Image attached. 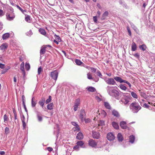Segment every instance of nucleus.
I'll list each match as a JSON object with an SVG mask.
<instances>
[{
    "label": "nucleus",
    "instance_id": "1",
    "mask_svg": "<svg viewBox=\"0 0 155 155\" xmlns=\"http://www.w3.org/2000/svg\"><path fill=\"white\" fill-rule=\"evenodd\" d=\"M130 96H126L121 98L120 101L119 102L120 104L124 105H126L129 102L130 100Z\"/></svg>",
    "mask_w": 155,
    "mask_h": 155
},
{
    "label": "nucleus",
    "instance_id": "2",
    "mask_svg": "<svg viewBox=\"0 0 155 155\" xmlns=\"http://www.w3.org/2000/svg\"><path fill=\"white\" fill-rule=\"evenodd\" d=\"M130 107H131L132 109L137 110L136 112H137L141 108V107L139 105L138 103L136 102L132 103L130 105Z\"/></svg>",
    "mask_w": 155,
    "mask_h": 155
},
{
    "label": "nucleus",
    "instance_id": "3",
    "mask_svg": "<svg viewBox=\"0 0 155 155\" xmlns=\"http://www.w3.org/2000/svg\"><path fill=\"white\" fill-rule=\"evenodd\" d=\"M86 117V113L84 109H82L80 111L79 118L82 122H83Z\"/></svg>",
    "mask_w": 155,
    "mask_h": 155
},
{
    "label": "nucleus",
    "instance_id": "4",
    "mask_svg": "<svg viewBox=\"0 0 155 155\" xmlns=\"http://www.w3.org/2000/svg\"><path fill=\"white\" fill-rule=\"evenodd\" d=\"M104 81L107 84L110 85H114L116 84V83L114 79L109 78H105L104 79Z\"/></svg>",
    "mask_w": 155,
    "mask_h": 155
},
{
    "label": "nucleus",
    "instance_id": "5",
    "mask_svg": "<svg viewBox=\"0 0 155 155\" xmlns=\"http://www.w3.org/2000/svg\"><path fill=\"white\" fill-rule=\"evenodd\" d=\"M6 16L7 19L9 21L13 20L15 17V14L13 12L11 13H7Z\"/></svg>",
    "mask_w": 155,
    "mask_h": 155
},
{
    "label": "nucleus",
    "instance_id": "6",
    "mask_svg": "<svg viewBox=\"0 0 155 155\" xmlns=\"http://www.w3.org/2000/svg\"><path fill=\"white\" fill-rule=\"evenodd\" d=\"M88 144L89 145L92 147H96L97 143L93 139H90L88 141Z\"/></svg>",
    "mask_w": 155,
    "mask_h": 155
},
{
    "label": "nucleus",
    "instance_id": "7",
    "mask_svg": "<svg viewBox=\"0 0 155 155\" xmlns=\"http://www.w3.org/2000/svg\"><path fill=\"white\" fill-rule=\"evenodd\" d=\"M107 138L110 141L113 140L115 139V136L112 133H109L107 135Z\"/></svg>",
    "mask_w": 155,
    "mask_h": 155
},
{
    "label": "nucleus",
    "instance_id": "8",
    "mask_svg": "<svg viewBox=\"0 0 155 155\" xmlns=\"http://www.w3.org/2000/svg\"><path fill=\"white\" fill-rule=\"evenodd\" d=\"M111 94H110V95L111 96H113L116 97H118L119 96V92L116 90L114 89L113 90H112Z\"/></svg>",
    "mask_w": 155,
    "mask_h": 155
},
{
    "label": "nucleus",
    "instance_id": "9",
    "mask_svg": "<svg viewBox=\"0 0 155 155\" xmlns=\"http://www.w3.org/2000/svg\"><path fill=\"white\" fill-rule=\"evenodd\" d=\"M58 73L57 71H54L53 72H52L51 73V78L54 80H56L58 77Z\"/></svg>",
    "mask_w": 155,
    "mask_h": 155
},
{
    "label": "nucleus",
    "instance_id": "10",
    "mask_svg": "<svg viewBox=\"0 0 155 155\" xmlns=\"http://www.w3.org/2000/svg\"><path fill=\"white\" fill-rule=\"evenodd\" d=\"M92 136L94 138L98 139L100 137V134L98 132L93 130L92 131Z\"/></svg>",
    "mask_w": 155,
    "mask_h": 155
},
{
    "label": "nucleus",
    "instance_id": "11",
    "mask_svg": "<svg viewBox=\"0 0 155 155\" xmlns=\"http://www.w3.org/2000/svg\"><path fill=\"white\" fill-rule=\"evenodd\" d=\"M8 47V45L7 43H4L2 44L0 46V49L3 51H4Z\"/></svg>",
    "mask_w": 155,
    "mask_h": 155
},
{
    "label": "nucleus",
    "instance_id": "12",
    "mask_svg": "<svg viewBox=\"0 0 155 155\" xmlns=\"http://www.w3.org/2000/svg\"><path fill=\"white\" fill-rule=\"evenodd\" d=\"M45 98L44 97H42L40 100L38 102L39 104L43 108L45 104Z\"/></svg>",
    "mask_w": 155,
    "mask_h": 155
},
{
    "label": "nucleus",
    "instance_id": "13",
    "mask_svg": "<svg viewBox=\"0 0 155 155\" xmlns=\"http://www.w3.org/2000/svg\"><path fill=\"white\" fill-rule=\"evenodd\" d=\"M114 79L120 83H124V80H123L121 78L117 76L114 77Z\"/></svg>",
    "mask_w": 155,
    "mask_h": 155
},
{
    "label": "nucleus",
    "instance_id": "14",
    "mask_svg": "<svg viewBox=\"0 0 155 155\" xmlns=\"http://www.w3.org/2000/svg\"><path fill=\"white\" fill-rule=\"evenodd\" d=\"M114 87L110 86H108L106 88L107 91L109 95H110V94H111V93L112 91V90H114Z\"/></svg>",
    "mask_w": 155,
    "mask_h": 155
},
{
    "label": "nucleus",
    "instance_id": "15",
    "mask_svg": "<svg viewBox=\"0 0 155 155\" xmlns=\"http://www.w3.org/2000/svg\"><path fill=\"white\" fill-rule=\"evenodd\" d=\"M120 126L121 128L123 129H126L127 127L126 122L124 121L120 122Z\"/></svg>",
    "mask_w": 155,
    "mask_h": 155
},
{
    "label": "nucleus",
    "instance_id": "16",
    "mask_svg": "<svg viewBox=\"0 0 155 155\" xmlns=\"http://www.w3.org/2000/svg\"><path fill=\"white\" fill-rule=\"evenodd\" d=\"M108 14L109 13L107 11H105L104 12L102 15V17L101 18V20H103L105 19L107 16Z\"/></svg>",
    "mask_w": 155,
    "mask_h": 155
},
{
    "label": "nucleus",
    "instance_id": "17",
    "mask_svg": "<svg viewBox=\"0 0 155 155\" xmlns=\"http://www.w3.org/2000/svg\"><path fill=\"white\" fill-rule=\"evenodd\" d=\"M83 137V135L82 133L81 132H79L78 134L76 136L77 139L79 140L82 139Z\"/></svg>",
    "mask_w": 155,
    "mask_h": 155
},
{
    "label": "nucleus",
    "instance_id": "18",
    "mask_svg": "<svg viewBox=\"0 0 155 155\" xmlns=\"http://www.w3.org/2000/svg\"><path fill=\"white\" fill-rule=\"evenodd\" d=\"M75 62L76 64L78 65H82V66H84V64L79 59H76L75 60Z\"/></svg>",
    "mask_w": 155,
    "mask_h": 155
},
{
    "label": "nucleus",
    "instance_id": "19",
    "mask_svg": "<svg viewBox=\"0 0 155 155\" xmlns=\"http://www.w3.org/2000/svg\"><path fill=\"white\" fill-rule=\"evenodd\" d=\"M112 114L114 116L117 117H119L120 116L118 112L115 110H113L112 111Z\"/></svg>",
    "mask_w": 155,
    "mask_h": 155
},
{
    "label": "nucleus",
    "instance_id": "20",
    "mask_svg": "<svg viewBox=\"0 0 155 155\" xmlns=\"http://www.w3.org/2000/svg\"><path fill=\"white\" fill-rule=\"evenodd\" d=\"M37 116L39 122H41L42 120V117L39 114V112H38L37 113Z\"/></svg>",
    "mask_w": 155,
    "mask_h": 155
},
{
    "label": "nucleus",
    "instance_id": "21",
    "mask_svg": "<svg viewBox=\"0 0 155 155\" xmlns=\"http://www.w3.org/2000/svg\"><path fill=\"white\" fill-rule=\"evenodd\" d=\"M10 36L9 34L8 33H6L4 34H3L2 35V39L3 40H5L8 38Z\"/></svg>",
    "mask_w": 155,
    "mask_h": 155
},
{
    "label": "nucleus",
    "instance_id": "22",
    "mask_svg": "<svg viewBox=\"0 0 155 155\" xmlns=\"http://www.w3.org/2000/svg\"><path fill=\"white\" fill-rule=\"evenodd\" d=\"M118 140L119 141H122L123 140V136L120 133H119L117 135Z\"/></svg>",
    "mask_w": 155,
    "mask_h": 155
},
{
    "label": "nucleus",
    "instance_id": "23",
    "mask_svg": "<svg viewBox=\"0 0 155 155\" xmlns=\"http://www.w3.org/2000/svg\"><path fill=\"white\" fill-rule=\"evenodd\" d=\"M113 127L116 129H118L119 128L118 124L115 122H113L112 123Z\"/></svg>",
    "mask_w": 155,
    "mask_h": 155
},
{
    "label": "nucleus",
    "instance_id": "24",
    "mask_svg": "<svg viewBox=\"0 0 155 155\" xmlns=\"http://www.w3.org/2000/svg\"><path fill=\"white\" fill-rule=\"evenodd\" d=\"M99 114H101L102 117H105L107 115V113L103 110H101L100 112H99Z\"/></svg>",
    "mask_w": 155,
    "mask_h": 155
},
{
    "label": "nucleus",
    "instance_id": "25",
    "mask_svg": "<svg viewBox=\"0 0 155 155\" xmlns=\"http://www.w3.org/2000/svg\"><path fill=\"white\" fill-rule=\"evenodd\" d=\"M132 51H135L137 49V46L136 44L133 42L131 45Z\"/></svg>",
    "mask_w": 155,
    "mask_h": 155
},
{
    "label": "nucleus",
    "instance_id": "26",
    "mask_svg": "<svg viewBox=\"0 0 155 155\" xmlns=\"http://www.w3.org/2000/svg\"><path fill=\"white\" fill-rule=\"evenodd\" d=\"M135 138L134 136L133 135L130 136L129 137V142L131 143H133L134 142Z\"/></svg>",
    "mask_w": 155,
    "mask_h": 155
},
{
    "label": "nucleus",
    "instance_id": "27",
    "mask_svg": "<svg viewBox=\"0 0 155 155\" xmlns=\"http://www.w3.org/2000/svg\"><path fill=\"white\" fill-rule=\"evenodd\" d=\"M21 67V71L23 72V73L24 74V75H25V71L24 70V63L23 62L20 65Z\"/></svg>",
    "mask_w": 155,
    "mask_h": 155
},
{
    "label": "nucleus",
    "instance_id": "28",
    "mask_svg": "<svg viewBox=\"0 0 155 155\" xmlns=\"http://www.w3.org/2000/svg\"><path fill=\"white\" fill-rule=\"evenodd\" d=\"M39 32L42 35H45L46 34V32L44 29L42 28H40L39 30Z\"/></svg>",
    "mask_w": 155,
    "mask_h": 155
},
{
    "label": "nucleus",
    "instance_id": "29",
    "mask_svg": "<svg viewBox=\"0 0 155 155\" xmlns=\"http://www.w3.org/2000/svg\"><path fill=\"white\" fill-rule=\"evenodd\" d=\"M104 106L107 109H110L111 107L109 103L107 102H105L104 103Z\"/></svg>",
    "mask_w": 155,
    "mask_h": 155
},
{
    "label": "nucleus",
    "instance_id": "30",
    "mask_svg": "<svg viewBox=\"0 0 155 155\" xmlns=\"http://www.w3.org/2000/svg\"><path fill=\"white\" fill-rule=\"evenodd\" d=\"M87 89L88 91L91 92H94L96 90L95 89L94 87H87Z\"/></svg>",
    "mask_w": 155,
    "mask_h": 155
},
{
    "label": "nucleus",
    "instance_id": "31",
    "mask_svg": "<svg viewBox=\"0 0 155 155\" xmlns=\"http://www.w3.org/2000/svg\"><path fill=\"white\" fill-rule=\"evenodd\" d=\"M131 95L133 98L135 99H137L138 96L136 93L134 92H131Z\"/></svg>",
    "mask_w": 155,
    "mask_h": 155
},
{
    "label": "nucleus",
    "instance_id": "32",
    "mask_svg": "<svg viewBox=\"0 0 155 155\" xmlns=\"http://www.w3.org/2000/svg\"><path fill=\"white\" fill-rule=\"evenodd\" d=\"M139 47L141 50L143 51L145 50L147 48L146 45L144 44L140 45Z\"/></svg>",
    "mask_w": 155,
    "mask_h": 155
},
{
    "label": "nucleus",
    "instance_id": "33",
    "mask_svg": "<svg viewBox=\"0 0 155 155\" xmlns=\"http://www.w3.org/2000/svg\"><path fill=\"white\" fill-rule=\"evenodd\" d=\"M53 104L51 103L47 105V108L49 110H51L53 108Z\"/></svg>",
    "mask_w": 155,
    "mask_h": 155
},
{
    "label": "nucleus",
    "instance_id": "34",
    "mask_svg": "<svg viewBox=\"0 0 155 155\" xmlns=\"http://www.w3.org/2000/svg\"><path fill=\"white\" fill-rule=\"evenodd\" d=\"M119 87L121 89L124 91H126L127 89V87L122 84H120L119 85Z\"/></svg>",
    "mask_w": 155,
    "mask_h": 155
},
{
    "label": "nucleus",
    "instance_id": "35",
    "mask_svg": "<svg viewBox=\"0 0 155 155\" xmlns=\"http://www.w3.org/2000/svg\"><path fill=\"white\" fill-rule=\"evenodd\" d=\"M46 48V47H44L41 49L40 52L41 54H44L45 53Z\"/></svg>",
    "mask_w": 155,
    "mask_h": 155
},
{
    "label": "nucleus",
    "instance_id": "36",
    "mask_svg": "<svg viewBox=\"0 0 155 155\" xmlns=\"http://www.w3.org/2000/svg\"><path fill=\"white\" fill-rule=\"evenodd\" d=\"M34 99V97H32V100H31V106L32 107H34L36 104V102L35 101H34L33 100Z\"/></svg>",
    "mask_w": 155,
    "mask_h": 155
},
{
    "label": "nucleus",
    "instance_id": "37",
    "mask_svg": "<svg viewBox=\"0 0 155 155\" xmlns=\"http://www.w3.org/2000/svg\"><path fill=\"white\" fill-rule=\"evenodd\" d=\"M72 124L73 125L76 126V128H75L76 129V130H79L80 129H79V126L77 124L76 122H72Z\"/></svg>",
    "mask_w": 155,
    "mask_h": 155
},
{
    "label": "nucleus",
    "instance_id": "38",
    "mask_svg": "<svg viewBox=\"0 0 155 155\" xmlns=\"http://www.w3.org/2000/svg\"><path fill=\"white\" fill-rule=\"evenodd\" d=\"M76 144L78 145V146H80L81 147H82V146H83L84 144V143L82 141H78Z\"/></svg>",
    "mask_w": 155,
    "mask_h": 155
},
{
    "label": "nucleus",
    "instance_id": "39",
    "mask_svg": "<svg viewBox=\"0 0 155 155\" xmlns=\"http://www.w3.org/2000/svg\"><path fill=\"white\" fill-rule=\"evenodd\" d=\"M25 19L28 22H31L30 16L29 15H27L25 17Z\"/></svg>",
    "mask_w": 155,
    "mask_h": 155
},
{
    "label": "nucleus",
    "instance_id": "40",
    "mask_svg": "<svg viewBox=\"0 0 155 155\" xmlns=\"http://www.w3.org/2000/svg\"><path fill=\"white\" fill-rule=\"evenodd\" d=\"M9 132L10 131L9 128L8 127H6L5 130V134L7 135L9 134Z\"/></svg>",
    "mask_w": 155,
    "mask_h": 155
},
{
    "label": "nucleus",
    "instance_id": "41",
    "mask_svg": "<svg viewBox=\"0 0 155 155\" xmlns=\"http://www.w3.org/2000/svg\"><path fill=\"white\" fill-rule=\"evenodd\" d=\"M140 94L141 97H143L144 98H146L147 97L146 94L143 92H140Z\"/></svg>",
    "mask_w": 155,
    "mask_h": 155
},
{
    "label": "nucleus",
    "instance_id": "42",
    "mask_svg": "<svg viewBox=\"0 0 155 155\" xmlns=\"http://www.w3.org/2000/svg\"><path fill=\"white\" fill-rule=\"evenodd\" d=\"M80 99L78 98L76 100L74 104L78 106L80 104Z\"/></svg>",
    "mask_w": 155,
    "mask_h": 155
},
{
    "label": "nucleus",
    "instance_id": "43",
    "mask_svg": "<svg viewBox=\"0 0 155 155\" xmlns=\"http://www.w3.org/2000/svg\"><path fill=\"white\" fill-rule=\"evenodd\" d=\"M51 96H49V98L48 99H47L46 101H45V103L46 104H47L48 103H49L51 101Z\"/></svg>",
    "mask_w": 155,
    "mask_h": 155
},
{
    "label": "nucleus",
    "instance_id": "44",
    "mask_svg": "<svg viewBox=\"0 0 155 155\" xmlns=\"http://www.w3.org/2000/svg\"><path fill=\"white\" fill-rule=\"evenodd\" d=\"M87 78L89 79H93V78H92L91 74L90 73L87 74Z\"/></svg>",
    "mask_w": 155,
    "mask_h": 155
},
{
    "label": "nucleus",
    "instance_id": "45",
    "mask_svg": "<svg viewBox=\"0 0 155 155\" xmlns=\"http://www.w3.org/2000/svg\"><path fill=\"white\" fill-rule=\"evenodd\" d=\"M131 25L132 28L135 31H137V28L134 25L133 23H131L130 24Z\"/></svg>",
    "mask_w": 155,
    "mask_h": 155
},
{
    "label": "nucleus",
    "instance_id": "46",
    "mask_svg": "<svg viewBox=\"0 0 155 155\" xmlns=\"http://www.w3.org/2000/svg\"><path fill=\"white\" fill-rule=\"evenodd\" d=\"M25 68L26 70L28 71L30 68V65L29 64H26L25 65Z\"/></svg>",
    "mask_w": 155,
    "mask_h": 155
},
{
    "label": "nucleus",
    "instance_id": "47",
    "mask_svg": "<svg viewBox=\"0 0 155 155\" xmlns=\"http://www.w3.org/2000/svg\"><path fill=\"white\" fill-rule=\"evenodd\" d=\"M3 118L5 122L6 121H7L8 119V118L6 114L4 115Z\"/></svg>",
    "mask_w": 155,
    "mask_h": 155
},
{
    "label": "nucleus",
    "instance_id": "48",
    "mask_svg": "<svg viewBox=\"0 0 155 155\" xmlns=\"http://www.w3.org/2000/svg\"><path fill=\"white\" fill-rule=\"evenodd\" d=\"M104 125V122L103 120H100L99 122V126H103Z\"/></svg>",
    "mask_w": 155,
    "mask_h": 155
},
{
    "label": "nucleus",
    "instance_id": "49",
    "mask_svg": "<svg viewBox=\"0 0 155 155\" xmlns=\"http://www.w3.org/2000/svg\"><path fill=\"white\" fill-rule=\"evenodd\" d=\"M5 12L1 9H0V17L3 16L5 14Z\"/></svg>",
    "mask_w": 155,
    "mask_h": 155
},
{
    "label": "nucleus",
    "instance_id": "50",
    "mask_svg": "<svg viewBox=\"0 0 155 155\" xmlns=\"http://www.w3.org/2000/svg\"><path fill=\"white\" fill-rule=\"evenodd\" d=\"M96 73L97 76H99L100 78H101L102 75L101 72L99 70L97 71Z\"/></svg>",
    "mask_w": 155,
    "mask_h": 155
},
{
    "label": "nucleus",
    "instance_id": "51",
    "mask_svg": "<svg viewBox=\"0 0 155 155\" xmlns=\"http://www.w3.org/2000/svg\"><path fill=\"white\" fill-rule=\"evenodd\" d=\"M42 69L41 67H39L38 69V74H40L41 72L42 71Z\"/></svg>",
    "mask_w": 155,
    "mask_h": 155
},
{
    "label": "nucleus",
    "instance_id": "52",
    "mask_svg": "<svg viewBox=\"0 0 155 155\" xmlns=\"http://www.w3.org/2000/svg\"><path fill=\"white\" fill-rule=\"evenodd\" d=\"M55 36H56V39L57 40L58 42H61V40L60 37L56 35H55Z\"/></svg>",
    "mask_w": 155,
    "mask_h": 155
},
{
    "label": "nucleus",
    "instance_id": "53",
    "mask_svg": "<svg viewBox=\"0 0 155 155\" xmlns=\"http://www.w3.org/2000/svg\"><path fill=\"white\" fill-rule=\"evenodd\" d=\"M32 34V32L31 30H30L27 33L26 35H27L30 36Z\"/></svg>",
    "mask_w": 155,
    "mask_h": 155
},
{
    "label": "nucleus",
    "instance_id": "54",
    "mask_svg": "<svg viewBox=\"0 0 155 155\" xmlns=\"http://www.w3.org/2000/svg\"><path fill=\"white\" fill-rule=\"evenodd\" d=\"M127 31L129 33V35L130 36H131V31L130 30V28L129 27L127 26Z\"/></svg>",
    "mask_w": 155,
    "mask_h": 155
},
{
    "label": "nucleus",
    "instance_id": "55",
    "mask_svg": "<svg viewBox=\"0 0 155 155\" xmlns=\"http://www.w3.org/2000/svg\"><path fill=\"white\" fill-rule=\"evenodd\" d=\"M124 83H126L127 84L129 85L130 87H130H131V85L129 82L128 81H127L124 80Z\"/></svg>",
    "mask_w": 155,
    "mask_h": 155
},
{
    "label": "nucleus",
    "instance_id": "56",
    "mask_svg": "<svg viewBox=\"0 0 155 155\" xmlns=\"http://www.w3.org/2000/svg\"><path fill=\"white\" fill-rule=\"evenodd\" d=\"M93 19L95 23H97V17L96 16H94L93 17Z\"/></svg>",
    "mask_w": 155,
    "mask_h": 155
},
{
    "label": "nucleus",
    "instance_id": "57",
    "mask_svg": "<svg viewBox=\"0 0 155 155\" xmlns=\"http://www.w3.org/2000/svg\"><path fill=\"white\" fill-rule=\"evenodd\" d=\"M22 123L23 128V129H24L25 128V127L26 126V124L25 121L22 122Z\"/></svg>",
    "mask_w": 155,
    "mask_h": 155
},
{
    "label": "nucleus",
    "instance_id": "58",
    "mask_svg": "<svg viewBox=\"0 0 155 155\" xmlns=\"http://www.w3.org/2000/svg\"><path fill=\"white\" fill-rule=\"evenodd\" d=\"M78 107V105H76L74 104V110L75 111H76L77 110Z\"/></svg>",
    "mask_w": 155,
    "mask_h": 155
},
{
    "label": "nucleus",
    "instance_id": "59",
    "mask_svg": "<svg viewBox=\"0 0 155 155\" xmlns=\"http://www.w3.org/2000/svg\"><path fill=\"white\" fill-rule=\"evenodd\" d=\"M91 71L93 72H95L96 71V69L93 68H91Z\"/></svg>",
    "mask_w": 155,
    "mask_h": 155
},
{
    "label": "nucleus",
    "instance_id": "60",
    "mask_svg": "<svg viewBox=\"0 0 155 155\" xmlns=\"http://www.w3.org/2000/svg\"><path fill=\"white\" fill-rule=\"evenodd\" d=\"M90 119H85V118L84 119V121H85V122L86 123H89V122H90Z\"/></svg>",
    "mask_w": 155,
    "mask_h": 155
},
{
    "label": "nucleus",
    "instance_id": "61",
    "mask_svg": "<svg viewBox=\"0 0 155 155\" xmlns=\"http://www.w3.org/2000/svg\"><path fill=\"white\" fill-rule=\"evenodd\" d=\"M5 65L4 64H0V68L2 69H3L4 68Z\"/></svg>",
    "mask_w": 155,
    "mask_h": 155
},
{
    "label": "nucleus",
    "instance_id": "62",
    "mask_svg": "<svg viewBox=\"0 0 155 155\" xmlns=\"http://www.w3.org/2000/svg\"><path fill=\"white\" fill-rule=\"evenodd\" d=\"M134 56L137 58H138L139 57V55L138 53H136L134 54Z\"/></svg>",
    "mask_w": 155,
    "mask_h": 155
},
{
    "label": "nucleus",
    "instance_id": "63",
    "mask_svg": "<svg viewBox=\"0 0 155 155\" xmlns=\"http://www.w3.org/2000/svg\"><path fill=\"white\" fill-rule=\"evenodd\" d=\"M79 147L78 145H76L73 148L75 150H77V149H78L79 148Z\"/></svg>",
    "mask_w": 155,
    "mask_h": 155
},
{
    "label": "nucleus",
    "instance_id": "64",
    "mask_svg": "<svg viewBox=\"0 0 155 155\" xmlns=\"http://www.w3.org/2000/svg\"><path fill=\"white\" fill-rule=\"evenodd\" d=\"M25 117L24 115H23L22 117H21V120L22 121V122L23 121H25Z\"/></svg>",
    "mask_w": 155,
    "mask_h": 155
}]
</instances>
